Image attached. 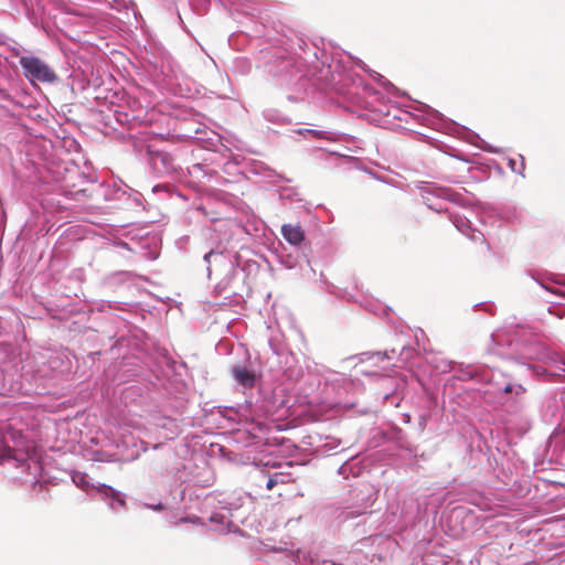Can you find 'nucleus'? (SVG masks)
<instances>
[{
  "instance_id": "nucleus-1",
  "label": "nucleus",
  "mask_w": 565,
  "mask_h": 565,
  "mask_svg": "<svg viewBox=\"0 0 565 565\" xmlns=\"http://www.w3.org/2000/svg\"><path fill=\"white\" fill-rule=\"evenodd\" d=\"M20 65L24 70L25 76L31 81L52 83L56 79L55 72L39 57L22 56Z\"/></svg>"
},
{
  "instance_id": "nucleus-7",
  "label": "nucleus",
  "mask_w": 565,
  "mask_h": 565,
  "mask_svg": "<svg viewBox=\"0 0 565 565\" xmlns=\"http://www.w3.org/2000/svg\"><path fill=\"white\" fill-rule=\"evenodd\" d=\"M211 255H212V252L207 253V254L204 256V259H205L206 262H209V258L211 257Z\"/></svg>"
},
{
  "instance_id": "nucleus-8",
  "label": "nucleus",
  "mask_w": 565,
  "mask_h": 565,
  "mask_svg": "<svg viewBox=\"0 0 565 565\" xmlns=\"http://www.w3.org/2000/svg\"><path fill=\"white\" fill-rule=\"evenodd\" d=\"M505 392H511V386L510 385L505 387Z\"/></svg>"
},
{
  "instance_id": "nucleus-6",
  "label": "nucleus",
  "mask_w": 565,
  "mask_h": 565,
  "mask_svg": "<svg viewBox=\"0 0 565 565\" xmlns=\"http://www.w3.org/2000/svg\"><path fill=\"white\" fill-rule=\"evenodd\" d=\"M277 484V480L273 477H270L267 481L266 488L268 490H271Z\"/></svg>"
},
{
  "instance_id": "nucleus-2",
  "label": "nucleus",
  "mask_w": 565,
  "mask_h": 565,
  "mask_svg": "<svg viewBox=\"0 0 565 565\" xmlns=\"http://www.w3.org/2000/svg\"><path fill=\"white\" fill-rule=\"evenodd\" d=\"M281 234L292 245H299L305 239V232L300 225L285 224L281 227Z\"/></svg>"
},
{
  "instance_id": "nucleus-5",
  "label": "nucleus",
  "mask_w": 565,
  "mask_h": 565,
  "mask_svg": "<svg viewBox=\"0 0 565 565\" xmlns=\"http://www.w3.org/2000/svg\"><path fill=\"white\" fill-rule=\"evenodd\" d=\"M305 132L310 134L315 138H324V132L320 130L306 129Z\"/></svg>"
},
{
  "instance_id": "nucleus-4",
  "label": "nucleus",
  "mask_w": 565,
  "mask_h": 565,
  "mask_svg": "<svg viewBox=\"0 0 565 565\" xmlns=\"http://www.w3.org/2000/svg\"><path fill=\"white\" fill-rule=\"evenodd\" d=\"M461 514H462V511L452 510L447 519V527L450 532V535H452L455 537L460 536L463 529L460 526H457V525L451 526V522H454V521L457 522L461 518Z\"/></svg>"
},
{
  "instance_id": "nucleus-3",
  "label": "nucleus",
  "mask_w": 565,
  "mask_h": 565,
  "mask_svg": "<svg viewBox=\"0 0 565 565\" xmlns=\"http://www.w3.org/2000/svg\"><path fill=\"white\" fill-rule=\"evenodd\" d=\"M232 373L234 379L242 386L252 388L255 385L256 375L253 371L243 366H234Z\"/></svg>"
}]
</instances>
